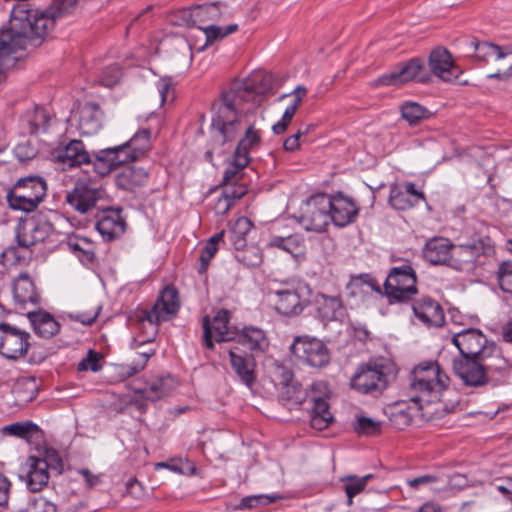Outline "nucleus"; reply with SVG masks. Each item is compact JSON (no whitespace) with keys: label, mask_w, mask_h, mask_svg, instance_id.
<instances>
[{"label":"nucleus","mask_w":512,"mask_h":512,"mask_svg":"<svg viewBox=\"0 0 512 512\" xmlns=\"http://www.w3.org/2000/svg\"><path fill=\"white\" fill-rule=\"evenodd\" d=\"M182 17L188 25L204 24L206 22L223 21L229 19L233 10L224 2H211L185 9Z\"/></svg>","instance_id":"15"},{"label":"nucleus","mask_w":512,"mask_h":512,"mask_svg":"<svg viewBox=\"0 0 512 512\" xmlns=\"http://www.w3.org/2000/svg\"><path fill=\"white\" fill-rule=\"evenodd\" d=\"M316 303L318 315L324 321H342L346 315V309L338 296L321 294Z\"/></svg>","instance_id":"33"},{"label":"nucleus","mask_w":512,"mask_h":512,"mask_svg":"<svg viewBox=\"0 0 512 512\" xmlns=\"http://www.w3.org/2000/svg\"><path fill=\"white\" fill-rule=\"evenodd\" d=\"M198 27L201 30H203V32L205 33V36H206L205 45H210L213 42H215L216 40L223 39L226 36L237 31V29H238L237 24H230L225 28H222V27L216 26V25H208L206 27H202L199 25Z\"/></svg>","instance_id":"52"},{"label":"nucleus","mask_w":512,"mask_h":512,"mask_svg":"<svg viewBox=\"0 0 512 512\" xmlns=\"http://www.w3.org/2000/svg\"><path fill=\"white\" fill-rule=\"evenodd\" d=\"M131 162V156L124 153L123 147L115 146L100 150L93 167L97 174L105 176L120 165Z\"/></svg>","instance_id":"25"},{"label":"nucleus","mask_w":512,"mask_h":512,"mask_svg":"<svg viewBox=\"0 0 512 512\" xmlns=\"http://www.w3.org/2000/svg\"><path fill=\"white\" fill-rule=\"evenodd\" d=\"M103 112L94 103L86 104L80 114L79 129L83 135L91 136L102 128Z\"/></svg>","instance_id":"36"},{"label":"nucleus","mask_w":512,"mask_h":512,"mask_svg":"<svg viewBox=\"0 0 512 512\" xmlns=\"http://www.w3.org/2000/svg\"><path fill=\"white\" fill-rule=\"evenodd\" d=\"M453 344L459 349L460 358L456 360L476 361L491 342L479 329L462 330L452 337Z\"/></svg>","instance_id":"14"},{"label":"nucleus","mask_w":512,"mask_h":512,"mask_svg":"<svg viewBox=\"0 0 512 512\" xmlns=\"http://www.w3.org/2000/svg\"><path fill=\"white\" fill-rule=\"evenodd\" d=\"M179 307L177 290L173 287H165L153 307L150 310H143L139 315V320L142 325L145 327V325L148 324L150 329L148 338L144 340L143 343L151 342L157 334L159 323L168 321L174 317Z\"/></svg>","instance_id":"6"},{"label":"nucleus","mask_w":512,"mask_h":512,"mask_svg":"<svg viewBox=\"0 0 512 512\" xmlns=\"http://www.w3.org/2000/svg\"><path fill=\"white\" fill-rule=\"evenodd\" d=\"M252 223L246 217L238 218L234 225L229 231L230 241L235 247V250H239L246 245V235L251 230Z\"/></svg>","instance_id":"44"},{"label":"nucleus","mask_w":512,"mask_h":512,"mask_svg":"<svg viewBox=\"0 0 512 512\" xmlns=\"http://www.w3.org/2000/svg\"><path fill=\"white\" fill-rule=\"evenodd\" d=\"M156 87H157L159 103H160V105H162L163 103H165L168 100L169 94L172 91L171 80L168 78L159 79L156 83Z\"/></svg>","instance_id":"62"},{"label":"nucleus","mask_w":512,"mask_h":512,"mask_svg":"<svg viewBox=\"0 0 512 512\" xmlns=\"http://www.w3.org/2000/svg\"><path fill=\"white\" fill-rule=\"evenodd\" d=\"M229 320L230 312L225 309L219 310L212 321L209 316L203 318V342L207 349L214 348V341L228 342L237 337L238 331L230 325Z\"/></svg>","instance_id":"11"},{"label":"nucleus","mask_w":512,"mask_h":512,"mask_svg":"<svg viewBox=\"0 0 512 512\" xmlns=\"http://www.w3.org/2000/svg\"><path fill=\"white\" fill-rule=\"evenodd\" d=\"M125 225V221L118 211L109 210L99 218L96 228L103 238L112 240L124 233Z\"/></svg>","instance_id":"34"},{"label":"nucleus","mask_w":512,"mask_h":512,"mask_svg":"<svg viewBox=\"0 0 512 512\" xmlns=\"http://www.w3.org/2000/svg\"><path fill=\"white\" fill-rule=\"evenodd\" d=\"M274 309L283 316L299 315L308 306L310 289L304 284L284 285L268 293Z\"/></svg>","instance_id":"7"},{"label":"nucleus","mask_w":512,"mask_h":512,"mask_svg":"<svg viewBox=\"0 0 512 512\" xmlns=\"http://www.w3.org/2000/svg\"><path fill=\"white\" fill-rule=\"evenodd\" d=\"M280 382L285 388L284 394H286L289 399L294 400L298 404L306 400V397H304L301 391L300 384L294 382L293 373L290 370L282 371Z\"/></svg>","instance_id":"49"},{"label":"nucleus","mask_w":512,"mask_h":512,"mask_svg":"<svg viewBox=\"0 0 512 512\" xmlns=\"http://www.w3.org/2000/svg\"><path fill=\"white\" fill-rule=\"evenodd\" d=\"M487 246L483 239H473L469 242L453 245L450 267L459 271L474 269L478 258L486 253Z\"/></svg>","instance_id":"17"},{"label":"nucleus","mask_w":512,"mask_h":512,"mask_svg":"<svg viewBox=\"0 0 512 512\" xmlns=\"http://www.w3.org/2000/svg\"><path fill=\"white\" fill-rule=\"evenodd\" d=\"M453 245L444 237H436L430 239L424 247V257L432 264H448L450 265L451 252Z\"/></svg>","instance_id":"32"},{"label":"nucleus","mask_w":512,"mask_h":512,"mask_svg":"<svg viewBox=\"0 0 512 512\" xmlns=\"http://www.w3.org/2000/svg\"><path fill=\"white\" fill-rule=\"evenodd\" d=\"M354 429L358 434L372 436L380 433L381 422L376 421L370 417L357 416Z\"/></svg>","instance_id":"55"},{"label":"nucleus","mask_w":512,"mask_h":512,"mask_svg":"<svg viewBox=\"0 0 512 512\" xmlns=\"http://www.w3.org/2000/svg\"><path fill=\"white\" fill-rule=\"evenodd\" d=\"M250 156H242L234 153L232 162L227 166L223 182L225 185L234 184L237 181L238 174L249 164Z\"/></svg>","instance_id":"51"},{"label":"nucleus","mask_w":512,"mask_h":512,"mask_svg":"<svg viewBox=\"0 0 512 512\" xmlns=\"http://www.w3.org/2000/svg\"><path fill=\"white\" fill-rule=\"evenodd\" d=\"M100 310L101 306L96 301L83 302L76 310L68 313V317L84 325H91L97 319Z\"/></svg>","instance_id":"42"},{"label":"nucleus","mask_w":512,"mask_h":512,"mask_svg":"<svg viewBox=\"0 0 512 512\" xmlns=\"http://www.w3.org/2000/svg\"><path fill=\"white\" fill-rule=\"evenodd\" d=\"M39 428L33 422H16L10 425H6L3 428V431L9 435L16 436L23 439H28L36 432H38Z\"/></svg>","instance_id":"53"},{"label":"nucleus","mask_w":512,"mask_h":512,"mask_svg":"<svg viewBox=\"0 0 512 512\" xmlns=\"http://www.w3.org/2000/svg\"><path fill=\"white\" fill-rule=\"evenodd\" d=\"M415 316L428 327H441L445 316L441 305L431 297H422L413 304Z\"/></svg>","instance_id":"27"},{"label":"nucleus","mask_w":512,"mask_h":512,"mask_svg":"<svg viewBox=\"0 0 512 512\" xmlns=\"http://www.w3.org/2000/svg\"><path fill=\"white\" fill-rule=\"evenodd\" d=\"M103 194L100 187L90 182L80 181L71 191L67 192L66 203L77 212L85 214L96 206Z\"/></svg>","instance_id":"19"},{"label":"nucleus","mask_w":512,"mask_h":512,"mask_svg":"<svg viewBox=\"0 0 512 512\" xmlns=\"http://www.w3.org/2000/svg\"><path fill=\"white\" fill-rule=\"evenodd\" d=\"M328 394V386L325 382H316L311 385V390L307 395L313 403L310 424L316 430H323L329 426L333 416L329 411V405L325 399Z\"/></svg>","instance_id":"16"},{"label":"nucleus","mask_w":512,"mask_h":512,"mask_svg":"<svg viewBox=\"0 0 512 512\" xmlns=\"http://www.w3.org/2000/svg\"><path fill=\"white\" fill-rule=\"evenodd\" d=\"M230 363L240 378V380L247 386L251 387L255 382V360L252 355L242 353L239 347H233L229 350Z\"/></svg>","instance_id":"28"},{"label":"nucleus","mask_w":512,"mask_h":512,"mask_svg":"<svg viewBox=\"0 0 512 512\" xmlns=\"http://www.w3.org/2000/svg\"><path fill=\"white\" fill-rule=\"evenodd\" d=\"M131 162V156L124 153L123 147L115 146L100 150L93 167L97 174L105 176L120 165Z\"/></svg>","instance_id":"24"},{"label":"nucleus","mask_w":512,"mask_h":512,"mask_svg":"<svg viewBox=\"0 0 512 512\" xmlns=\"http://www.w3.org/2000/svg\"><path fill=\"white\" fill-rule=\"evenodd\" d=\"M121 76V70L118 66L108 67L102 76V84L107 87L115 85Z\"/></svg>","instance_id":"63"},{"label":"nucleus","mask_w":512,"mask_h":512,"mask_svg":"<svg viewBox=\"0 0 512 512\" xmlns=\"http://www.w3.org/2000/svg\"><path fill=\"white\" fill-rule=\"evenodd\" d=\"M260 143V135L253 126H249L244 137L239 141L235 152L238 155L249 156L250 148L257 146Z\"/></svg>","instance_id":"54"},{"label":"nucleus","mask_w":512,"mask_h":512,"mask_svg":"<svg viewBox=\"0 0 512 512\" xmlns=\"http://www.w3.org/2000/svg\"><path fill=\"white\" fill-rule=\"evenodd\" d=\"M290 350L295 357L311 367L322 368L330 362V352L327 346L315 337H295Z\"/></svg>","instance_id":"10"},{"label":"nucleus","mask_w":512,"mask_h":512,"mask_svg":"<svg viewBox=\"0 0 512 512\" xmlns=\"http://www.w3.org/2000/svg\"><path fill=\"white\" fill-rule=\"evenodd\" d=\"M233 205L231 198L223 190L214 205V210L218 215H225Z\"/></svg>","instance_id":"64"},{"label":"nucleus","mask_w":512,"mask_h":512,"mask_svg":"<svg viewBox=\"0 0 512 512\" xmlns=\"http://www.w3.org/2000/svg\"><path fill=\"white\" fill-rule=\"evenodd\" d=\"M306 94L307 89L304 86H297L291 93L281 95L279 100H283L287 97L292 98V101L290 105L285 109V112H288L290 115L294 116Z\"/></svg>","instance_id":"58"},{"label":"nucleus","mask_w":512,"mask_h":512,"mask_svg":"<svg viewBox=\"0 0 512 512\" xmlns=\"http://www.w3.org/2000/svg\"><path fill=\"white\" fill-rule=\"evenodd\" d=\"M101 354L100 353H97L93 350H89V352L87 353V356L82 359L79 364H78V370L79 371H93V372H97L101 369V365H100V359H101Z\"/></svg>","instance_id":"60"},{"label":"nucleus","mask_w":512,"mask_h":512,"mask_svg":"<svg viewBox=\"0 0 512 512\" xmlns=\"http://www.w3.org/2000/svg\"><path fill=\"white\" fill-rule=\"evenodd\" d=\"M239 341L251 351L263 352L269 345L264 331L255 327H245L239 336Z\"/></svg>","instance_id":"41"},{"label":"nucleus","mask_w":512,"mask_h":512,"mask_svg":"<svg viewBox=\"0 0 512 512\" xmlns=\"http://www.w3.org/2000/svg\"><path fill=\"white\" fill-rule=\"evenodd\" d=\"M26 41L20 31H16L9 19V28L0 35V59L25 48Z\"/></svg>","instance_id":"39"},{"label":"nucleus","mask_w":512,"mask_h":512,"mask_svg":"<svg viewBox=\"0 0 512 512\" xmlns=\"http://www.w3.org/2000/svg\"><path fill=\"white\" fill-rule=\"evenodd\" d=\"M47 193L46 181L36 175L22 177L7 191L6 199L13 210L34 211Z\"/></svg>","instance_id":"5"},{"label":"nucleus","mask_w":512,"mask_h":512,"mask_svg":"<svg viewBox=\"0 0 512 512\" xmlns=\"http://www.w3.org/2000/svg\"><path fill=\"white\" fill-rule=\"evenodd\" d=\"M21 512H57V507L45 497L39 496L32 498Z\"/></svg>","instance_id":"57"},{"label":"nucleus","mask_w":512,"mask_h":512,"mask_svg":"<svg viewBox=\"0 0 512 512\" xmlns=\"http://www.w3.org/2000/svg\"><path fill=\"white\" fill-rule=\"evenodd\" d=\"M49 115L42 107H36L33 119L30 121V132L37 133L40 129L46 130L49 126Z\"/></svg>","instance_id":"59"},{"label":"nucleus","mask_w":512,"mask_h":512,"mask_svg":"<svg viewBox=\"0 0 512 512\" xmlns=\"http://www.w3.org/2000/svg\"><path fill=\"white\" fill-rule=\"evenodd\" d=\"M151 132L148 129H140L125 143L118 145L123 147L124 153L131 156V162L138 160L150 147Z\"/></svg>","instance_id":"37"},{"label":"nucleus","mask_w":512,"mask_h":512,"mask_svg":"<svg viewBox=\"0 0 512 512\" xmlns=\"http://www.w3.org/2000/svg\"><path fill=\"white\" fill-rule=\"evenodd\" d=\"M13 299L16 309L20 312L30 311V307H36L39 303V295L35 284L27 273H20L13 281Z\"/></svg>","instance_id":"20"},{"label":"nucleus","mask_w":512,"mask_h":512,"mask_svg":"<svg viewBox=\"0 0 512 512\" xmlns=\"http://www.w3.org/2000/svg\"><path fill=\"white\" fill-rule=\"evenodd\" d=\"M401 115L409 125H417L421 121L429 118V111L416 102H406L401 106Z\"/></svg>","instance_id":"45"},{"label":"nucleus","mask_w":512,"mask_h":512,"mask_svg":"<svg viewBox=\"0 0 512 512\" xmlns=\"http://www.w3.org/2000/svg\"><path fill=\"white\" fill-rule=\"evenodd\" d=\"M27 316L35 333L42 338H51L60 330V324L45 311H27Z\"/></svg>","instance_id":"35"},{"label":"nucleus","mask_w":512,"mask_h":512,"mask_svg":"<svg viewBox=\"0 0 512 512\" xmlns=\"http://www.w3.org/2000/svg\"><path fill=\"white\" fill-rule=\"evenodd\" d=\"M48 464V471H55L57 474H61L63 471V460L55 450H47L45 457L41 458Z\"/></svg>","instance_id":"61"},{"label":"nucleus","mask_w":512,"mask_h":512,"mask_svg":"<svg viewBox=\"0 0 512 512\" xmlns=\"http://www.w3.org/2000/svg\"><path fill=\"white\" fill-rule=\"evenodd\" d=\"M236 259L247 267H257L263 261L261 249L256 245H245V247L236 250Z\"/></svg>","instance_id":"47"},{"label":"nucleus","mask_w":512,"mask_h":512,"mask_svg":"<svg viewBox=\"0 0 512 512\" xmlns=\"http://www.w3.org/2000/svg\"><path fill=\"white\" fill-rule=\"evenodd\" d=\"M78 0H54L46 10L30 8L27 3H19L11 10V23L20 31L25 41L39 45L51 31L56 20L72 13Z\"/></svg>","instance_id":"3"},{"label":"nucleus","mask_w":512,"mask_h":512,"mask_svg":"<svg viewBox=\"0 0 512 512\" xmlns=\"http://www.w3.org/2000/svg\"><path fill=\"white\" fill-rule=\"evenodd\" d=\"M224 231L214 234L206 243L199 257L200 267L199 273L203 274L207 271L210 260L214 257L218 250V243L223 240Z\"/></svg>","instance_id":"46"},{"label":"nucleus","mask_w":512,"mask_h":512,"mask_svg":"<svg viewBox=\"0 0 512 512\" xmlns=\"http://www.w3.org/2000/svg\"><path fill=\"white\" fill-rule=\"evenodd\" d=\"M267 246L282 249L295 258L304 255V241L298 235H289L287 237L275 236L268 242Z\"/></svg>","instance_id":"40"},{"label":"nucleus","mask_w":512,"mask_h":512,"mask_svg":"<svg viewBox=\"0 0 512 512\" xmlns=\"http://www.w3.org/2000/svg\"><path fill=\"white\" fill-rule=\"evenodd\" d=\"M373 477L374 476L372 474H367L362 477H358L356 475H347L341 478L343 489L347 496L348 505L353 503V498L365 489L368 481Z\"/></svg>","instance_id":"43"},{"label":"nucleus","mask_w":512,"mask_h":512,"mask_svg":"<svg viewBox=\"0 0 512 512\" xmlns=\"http://www.w3.org/2000/svg\"><path fill=\"white\" fill-rule=\"evenodd\" d=\"M54 158L56 161L70 168L90 162L89 153L80 140H72L64 147L59 148L55 151Z\"/></svg>","instance_id":"29"},{"label":"nucleus","mask_w":512,"mask_h":512,"mask_svg":"<svg viewBox=\"0 0 512 512\" xmlns=\"http://www.w3.org/2000/svg\"><path fill=\"white\" fill-rule=\"evenodd\" d=\"M53 225L47 220H31L22 226L17 233V242L20 247L28 248L38 242L44 241L52 232Z\"/></svg>","instance_id":"26"},{"label":"nucleus","mask_w":512,"mask_h":512,"mask_svg":"<svg viewBox=\"0 0 512 512\" xmlns=\"http://www.w3.org/2000/svg\"><path fill=\"white\" fill-rule=\"evenodd\" d=\"M416 273L410 265L393 267L384 282L389 302H405L417 293Z\"/></svg>","instance_id":"8"},{"label":"nucleus","mask_w":512,"mask_h":512,"mask_svg":"<svg viewBox=\"0 0 512 512\" xmlns=\"http://www.w3.org/2000/svg\"><path fill=\"white\" fill-rule=\"evenodd\" d=\"M171 375L150 376L144 385L135 386L134 392L147 401H157L168 396L176 387Z\"/></svg>","instance_id":"22"},{"label":"nucleus","mask_w":512,"mask_h":512,"mask_svg":"<svg viewBox=\"0 0 512 512\" xmlns=\"http://www.w3.org/2000/svg\"><path fill=\"white\" fill-rule=\"evenodd\" d=\"M452 366L463 384L475 387L489 381H500L508 375L510 370L509 362L493 342L476 361L453 360Z\"/></svg>","instance_id":"4"},{"label":"nucleus","mask_w":512,"mask_h":512,"mask_svg":"<svg viewBox=\"0 0 512 512\" xmlns=\"http://www.w3.org/2000/svg\"><path fill=\"white\" fill-rule=\"evenodd\" d=\"M49 480L48 464L41 458L30 456L26 462V485L31 492L40 491Z\"/></svg>","instance_id":"30"},{"label":"nucleus","mask_w":512,"mask_h":512,"mask_svg":"<svg viewBox=\"0 0 512 512\" xmlns=\"http://www.w3.org/2000/svg\"><path fill=\"white\" fill-rule=\"evenodd\" d=\"M252 96L251 86L238 82L223 92L221 100L214 104V115L210 127L211 147L205 152L206 160L212 162L214 153L223 155L226 152L225 146L235 140L239 131L242 130L241 104Z\"/></svg>","instance_id":"2"},{"label":"nucleus","mask_w":512,"mask_h":512,"mask_svg":"<svg viewBox=\"0 0 512 512\" xmlns=\"http://www.w3.org/2000/svg\"><path fill=\"white\" fill-rule=\"evenodd\" d=\"M477 49L484 50L486 55L497 57L499 60H508V70L505 75H512V45L499 46L485 42Z\"/></svg>","instance_id":"50"},{"label":"nucleus","mask_w":512,"mask_h":512,"mask_svg":"<svg viewBox=\"0 0 512 512\" xmlns=\"http://www.w3.org/2000/svg\"><path fill=\"white\" fill-rule=\"evenodd\" d=\"M30 334L9 323H0V354L7 359L24 357L31 346Z\"/></svg>","instance_id":"12"},{"label":"nucleus","mask_w":512,"mask_h":512,"mask_svg":"<svg viewBox=\"0 0 512 512\" xmlns=\"http://www.w3.org/2000/svg\"><path fill=\"white\" fill-rule=\"evenodd\" d=\"M351 387L362 393H380L387 386V375L382 365L362 364L351 378Z\"/></svg>","instance_id":"13"},{"label":"nucleus","mask_w":512,"mask_h":512,"mask_svg":"<svg viewBox=\"0 0 512 512\" xmlns=\"http://www.w3.org/2000/svg\"><path fill=\"white\" fill-rule=\"evenodd\" d=\"M429 67L435 76L446 82L457 79L460 74V70L454 64L451 54L444 48H437L431 52Z\"/></svg>","instance_id":"23"},{"label":"nucleus","mask_w":512,"mask_h":512,"mask_svg":"<svg viewBox=\"0 0 512 512\" xmlns=\"http://www.w3.org/2000/svg\"><path fill=\"white\" fill-rule=\"evenodd\" d=\"M147 179V173L142 168L126 166L115 177L116 185L127 191H132L136 187L144 185Z\"/></svg>","instance_id":"38"},{"label":"nucleus","mask_w":512,"mask_h":512,"mask_svg":"<svg viewBox=\"0 0 512 512\" xmlns=\"http://www.w3.org/2000/svg\"><path fill=\"white\" fill-rule=\"evenodd\" d=\"M423 69V61L420 58H413L399 65L397 69L380 76L373 82V85L376 87L401 86L413 80L423 82L425 80L421 76Z\"/></svg>","instance_id":"18"},{"label":"nucleus","mask_w":512,"mask_h":512,"mask_svg":"<svg viewBox=\"0 0 512 512\" xmlns=\"http://www.w3.org/2000/svg\"><path fill=\"white\" fill-rule=\"evenodd\" d=\"M422 191L416 189L412 182H402L391 185L389 204L396 210H408L424 201Z\"/></svg>","instance_id":"21"},{"label":"nucleus","mask_w":512,"mask_h":512,"mask_svg":"<svg viewBox=\"0 0 512 512\" xmlns=\"http://www.w3.org/2000/svg\"><path fill=\"white\" fill-rule=\"evenodd\" d=\"M497 279L501 290L512 294V261H504L499 264Z\"/></svg>","instance_id":"56"},{"label":"nucleus","mask_w":512,"mask_h":512,"mask_svg":"<svg viewBox=\"0 0 512 512\" xmlns=\"http://www.w3.org/2000/svg\"><path fill=\"white\" fill-rule=\"evenodd\" d=\"M330 196H311L300 209L299 223L307 231L323 232L330 222Z\"/></svg>","instance_id":"9"},{"label":"nucleus","mask_w":512,"mask_h":512,"mask_svg":"<svg viewBox=\"0 0 512 512\" xmlns=\"http://www.w3.org/2000/svg\"><path fill=\"white\" fill-rule=\"evenodd\" d=\"M448 375L437 362L427 361L417 365L410 375V403L401 400L394 404L390 415L391 422L398 428L408 426L426 404L442 400L449 385Z\"/></svg>","instance_id":"1"},{"label":"nucleus","mask_w":512,"mask_h":512,"mask_svg":"<svg viewBox=\"0 0 512 512\" xmlns=\"http://www.w3.org/2000/svg\"><path fill=\"white\" fill-rule=\"evenodd\" d=\"M155 353L154 349H149L145 351H141L137 353V357L133 359L130 364H122L120 365V373L125 377H132L135 374L142 371L151 356Z\"/></svg>","instance_id":"48"},{"label":"nucleus","mask_w":512,"mask_h":512,"mask_svg":"<svg viewBox=\"0 0 512 512\" xmlns=\"http://www.w3.org/2000/svg\"><path fill=\"white\" fill-rule=\"evenodd\" d=\"M331 212L330 221L336 226L343 227L351 223L356 217L358 210L354 202L346 197H330Z\"/></svg>","instance_id":"31"}]
</instances>
